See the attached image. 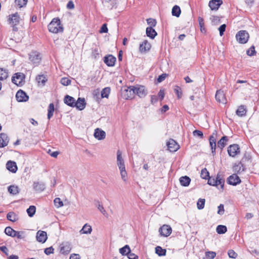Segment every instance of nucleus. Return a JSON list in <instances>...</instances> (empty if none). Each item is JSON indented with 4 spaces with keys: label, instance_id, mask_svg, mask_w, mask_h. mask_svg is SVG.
I'll list each match as a JSON object with an SVG mask.
<instances>
[{
    "label": "nucleus",
    "instance_id": "obj_61",
    "mask_svg": "<svg viewBox=\"0 0 259 259\" xmlns=\"http://www.w3.org/2000/svg\"><path fill=\"white\" fill-rule=\"evenodd\" d=\"M166 76L167 74L166 73H163L161 75H159L157 78V81L158 82H162L165 79Z\"/></svg>",
    "mask_w": 259,
    "mask_h": 259
},
{
    "label": "nucleus",
    "instance_id": "obj_58",
    "mask_svg": "<svg viewBox=\"0 0 259 259\" xmlns=\"http://www.w3.org/2000/svg\"><path fill=\"white\" fill-rule=\"evenodd\" d=\"M54 248H53V247H48V248H47L45 249V253L47 254V255H49L51 253H53L54 252Z\"/></svg>",
    "mask_w": 259,
    "mask_h": 259
},
{
    "label": "nucleus",
    "instance_id": "obj_62",
    "mask_svg": "<svg viewBox=\"0 0 259 259\" xmlns=\"http://www.w3.org/2000/svg\"><path fill=\"white\" fill-rule=\"evenodd\" d=\"M108 31V28H107V25L106 24H104L101 29H100V33H106Z\"/></svg>",
    "mask_w": 259,
    "mask_h": 259
},
{
    "label": "nucleus",
    "instance_id": "obj_29",
    "mask_svg": "<svg viewBox=\"0 0 259 259\" xmlns=\"http://www.w3.org/2000/svg\"><path fill=\"white\" fill-rule=\"evenodd\" d=\"M191 182V179L187 176L182 177L180 178V182L182 186L187 187L188 186Z\"/></svg>",
    "mask_w": 259,
    "mask_h": 259
},
{
    "label": "nucleus",
    "instance_id": "obj_25",
    "mask_svg": "<svg viewBox=\"0 0 259 259\" xmlns=\"http://www.w3.org/2000/svg\"><path fill=\"white\" fill-rule=\"evenodd\" d=\"M228 138L227 136H223L218 142V147L222 150L227 144Z\"/></svg>",
    "mask_w": 259,
    "mask_h": 259
},
{
    "label": "nucleus",
    "instance_id": "obj_2",
    "mask_svg": "<svg viewBox=\"0 0 259 259\" xmlns=\"http://www.w3.org/2000/svg\"><path fill=\"white\" fill-rule=\"evenodd\" d=\"M208 184L218 187L219 189L223 191L225 184V180L218 174L215 178L209 177Z\"/></svg>",
    "mask_w": 259,
    "mask_h": 259
},
{
    "label": "nucleus",
    "instance_id": "obj_40",
    "mask_svg": "<svg viewBox=\"0 0 259 259\" xmlns=\"http://www.w3.org/2000/svg\"><path fill=\"white\" fill-rule=\"evenodd\" d=\"M110 92V88L109 87H106L103 89L101 91V97L102 98H108Z\"/></svg>",
    "mask_w": 259,
    "mask_h": 259
},
{
    "label": "nucleus",
    "instance_id": "obj_51",
    "mask_svg": "<svg viewBox=\"0 0 259 259\" xmlns=\"http://www.w3.org/2000/svg\"><path fill=\"white\" fill-rule=\"evenodd\" d=\"M201 177L202 179H206L207 177H209V172L205 168L201 170Z\"/></svg>",
    "mask_w": 259,
    "mask_h": 259
},
{
    "label": "nucleus",
    "instance_id": "obj_37",
    "mask_svg": "<svg viewBox=\"0 0 259 259\" xmlns=\"http://www.w3.org/2000/svg\"><path fill=\"white\" fill-rule=\"evenodd\" d=\"M181 9L178 6H175L172 9V15L177 17H179L181 14Z\"/></svg>",
    "mask_w": 259,
    "mask_h": 259
},
{
    "label": "nucleus",
    "instance_id": "obj_7",
    "mask_svg": "<svg viewBox=\"0 0 259 259\" xmlns=\"http://www.w3.org/2000/svg\"><path fill=\"white\" fill-rule=\"evenodd\" d=\"M228 152L230 156L234 157L240 153V148L238 145L233 144L228 148Z\"/></svg>",
    "mask_w": 259,
    "mask_h": 259
},
{
    "label": "nucleus",
    "instance_id": "obj_10",
    "mask_svg": "<svg viewBox=\"0 0 259 259\" xmlns=\"http://www.w3.org/2000/svg\"><path fill=\"white\" fill-rule=\"evenodd\" d=\"M167 146L170 152H176L180 148L179 145L173 139H170L167 142Z\"/></svg>",
    "mask_w": 259,
    "mask_h": 259
},
{
    "label": "nucleus",
    "instance_id": "obj_12",
    "mask_svg": "<svg viewBox=\"0 0 259 259\" xmlns=\"http://www.w3.org/2000/svg\"><path fill=\"white\" fill-rule=\"evenodd\" d=\"M20 16L18 13H16L9 16V23L13 25V27L18 24L20 22Z\"/></svg>",
    "mask_w": 259,
    "mask_h": 259
},
{
    "label": "nucleus",
    "instance_id": "obj_48",
    "mask_svg": "<svg viewBox=\"0 0 259 259\" xmlns=\"http://www.w3.org/2000/svg\"><path fill=\"white\" fill-rule=\"evenodd\" d=\"M205 255L208 259H213L216 255V253L213 251H207L205 253Z\"/></svg>",
    "mask_w": 259,
    "mask_h": 259
},
{
    "label": "nucleus",
    "instance_id": "obj_54",
    "mask_svg": "<svg viewBox=\"0 0 259 259\" xmlns=\"http://www.w3.org/2000/svg\"><path fill=\"white\" fill-rule=\"evenodd\" d=\"M148 24L150 25V27H154L156 24V21L155 19L149 18L147 19Z\"/></svg>",
    "mask_w": 259,
    "mask_h": 259
},
{
    "label": "nucleus",
    "instance_id": "obj_43",
    "mask_svg": "<svg viewBox=\"0 0 259 259\" xmlns=\"http://www.w3.org/2000/svg\"><path fill=\"white\" fill-rule=\"evenodd\" d=\"M35 211L36 208L33 205L30 206L27 209V212L30 217H32L34 215L35 213Z\"/></svg>",
    "mask_w": 259,
    "mask_h": 259
},
{
    "label": "nucleus",
    "instance_id": "obj_6",
    "mask_svg": "<svg viewBox=\"0 0 259 259\" xmlns=\"http://www.w3.org/2000/svg\"><path fill=\"white\" fill-rule=\"evenodd\" d=\"M29 59L35 65H38L40 62V54L37 52H32L29 54Z\"/></svg>",
    "mask_w": 259,
    "mask_h": 259
},
{
    "label": "nucleus",
    "instance_id": "obj_5",
    "mask_svg": "<svg viewBox=\"0 0 259 259\" xmlns=\"http://www.w3.org/2000/svg\"><path fill=\"white\" fill-rule=\"evenodd\" d=\"M25 75L23 73L18 72L14 74L12 81L18 86H22L24 82Z\"/></svg>",
    "mask_w": 259,
    "mask_h": 259
},
{
    "label": "nucleus",
    "instance_id": "obj_39",
    "mask_svg": "<svg viewBox=\"0 0 259 259\" xmlns=\"http://www.w3.org/2000/svg\"><path fill=\"white\" fill-rule=\"evenodd\" d=\"M8 191L13 195H16L19 193L18 187L14 185H11L8 187Z\"/></svg>",
    "mask_w": 259,
    "mask_h": 259
},
{
    "label": "nucleus",
    "instance_id": "obj_9",
    "mask_svg": "<svg viewBox=\"0 0 259 259\" xmlns=\"http://www.w3.org/2000/svg\"><path fill=\"white\" fill-rule=\"evenodd\" d=\"M16 98L18 102H22L28 101L29 97L23 91L19 90L16 94Z\"/></svg>",
    "mask_w": 259,
    "mask_h": 259
},
{
    "label": "nucleus",
    "instance_id": "obj_3",
    "mask_svg": "<svg viewBox=\"0 0 259 259\" xmlns=\"http://www.w3.org/2000/svg\"><path fill=\"white\" fill-rule=\"evenodd\" d=\"M48 29L50 32L54 33L62 32L63 30L60 20L58 18H54L52 20L48 25Z\"/></svg>",
    "mask_w": 259,
    "mask_h": 259
},
{
    "label": "nucleus",
    "instance_id": "obj_46",
    "mask_svg": "<svg viewBox=\"0 0 259 259\" xmlns=\"http://www.w3.org/2000/svg\"><path fill=\"white\" fill-rule=\"evenodd\" d=\"M205 200L204 199H199L197 203V206L198 209H202L204 208Z\"/></svg>",
    "mask_w": 259,
    "mask_h": 259
},
{
    "label": "nucleus",
    "instance_id": "obj_11",
    "mask_svg": "<svg viewBox=\"0 0 259 259\" xmlns=\"http://www.w3.org/2000/svg\"><path fill=\"white\" fill-rule=\"evenodd\" d=\"M241 180L239 177L235 174L230 176L227 180L229 184L236 186L241 183Z\"/></svg>",
    "mask_w": 259,
    "mask_h": 259
},
{
    "label": "nucleus",
    "instance_id": "obj_1",
    "mask_svg": "<svg viewBox=\"0 0 259 259\" xmlns=\"http://www.w3.org/2000/svg\"><path fill=\"white\" fill-rule=\"evenodd\" d=\"M127 93L126 99H128L134 94H137L140 98L145 97L147 94V91L144 86L136 85L135 86H131L127 89L124 90Z\"/></svg>",
    "mask_w": 259,
    "mask_h": 259
},
{
    "label": "nucleus",
    "instance_id": "obj_21",
    "mask_svg": "<svg viewBox=\"0 0 259 259\" xmlns=\"http://www.w3.org/2000/svg\"><path fill=\"white\" fill-rule=\"evenodd\" d=\"M7 168L13 173H15L17 170L16 163L14 161H9L6 164Z\"/></svg>",
    "mask_w": 259,
    "mask_h": 259
},
{
    "label": "nucleus",
    "instance_id": "obj_63",
    "mask_svg": "<svg viewBox=\"0 0 259 259\" xmlns=\"http://www.w3.org/2000/svg\"><path fill=\"white\" fill-rule=\"evenodd\" d=\"M129 259H138V256L131 252L127 255Z\"/></svg>",
    "mask_w": 259,
    "mask_h": 259
},
{
    "label": "nucleus",
    "instance_id": "obj_55",
    "mask_svg": "<svg viewBox=\"0 0 259 259\" xmlns=\"http://www.w3.org/2000/svg\"><path fill=\"white\" fill-rule=\"evenodd\" d=\"M14 232V230L10 227H7L5 230V233L8 236H11L12 233Z\"/></svg>",
    "mask_w": 259,
    "mask_h": 259
},
{
    "label": "nucleus",
    "instance_id": "obj_18",
    "mask_svg": "<svg viewBox=\"0 0 259 259\" xmlns=\"http://www.w3.org/2000/svg\"><path fill=\"white\" fill-rule=\"evenodd\" d=\"M9 139L7 134L1 133L0 134V148L4 147L8 145Z\"/></svg>",
    "mask_w": 259,
    "mask_h": 259
},
{
    "label": "nucleus",
    "instance_id": "obj_20",
    "mask_svg": "<svg viewBox=\"0 0 259 259\" xmlns=\"http://www.w3.org/2000/svg\"><path fill=\"white\" fill-rule=\"evenodd\" d=\"M233 170L237 174H240L244 171L245 168L243 164L240 162L234 164Z\"/></svg>",
    "mask_w": 259,
    "mask_h": 259
},
{
    "label": "nucleus",
    "instance_id": "obj_57",
    "mask_svg": "<svg viewBox=\"0 0 259 259\" xmlns=\"http://www.w3.org/2000/svg\"><path fill=\"white\" fill-rule=\"evenodd\" d=\"M120 174L122 180L124 182H126L127 180V172H126V170L124 171L121 172Z\"/></svg>",
    "mask_w": 259,
    "mask_h": 259
},
{
    "label": "nucleus",
    "instance_id": "obj_52",
    "mask_svg": "<svg viewBox=\"0 0 259 259\" xmlns=\"http://www.w3.org/2000/svg\"><path fill=\"white\" fill-rule=\"evenodd\" d=\"M228 254L229 257L232 258H236L237 257V253L232 249L228 250Z\"/></svg>",
    "mask_w": 259,
    "mask_h": 259
},
{
    "label": "nucleus",
    "instance_id": "obj_36",
    "mask_svg": "<svg viewBox=\"0 0 259 259\" xmlns=\"http://www.w3.org/2000/svg\"><path fill=\"white\" fill-rule=\"evenodd\" d=\"M54 111V105L53 103H51L49 105L48 109V118L50 119L53 115Z\"/></svg>",
    "mask_w": 259,
    "mask_h": 259
},
{
    "label": "nucleus",
    "instance_id": "obj_32",
    "mask_svg": "<svg viewBox=\"0 0 259 259\" xmlns=\"http://www.w3.org/2000/svg\"><path fill=\"white\" fill-rule=\"evenodd\" d=\"M130 252L131 249L128 245H126L124 247L119 249V252L122 255H127Z\"/></svg>",
    "mask_w": 259,
    "mask_h": 259
},
{
    "label": "nucleus",
    "instance_id": "obj_4",
    "mask_svg": "<svg viewBox=\"0 0 259 259\" xmlns=\"http://www.w3.org/2000/svg\"><path fill=\"white\" fill-rule=\"evenodd\" d=\"M249 37L248 33L246 30H240L236 35L237 40L242 44H246Z\"/></svg>",
    "mask_w": 259,
    "mask_h": 259
},
{
    "label": "nucleus",
    "instance_id": "obj_64",
    "mask_svg": "<svg viewBox=\"0 0 259 259\" xmlns=\"http://www.w3.org/2000/svg\"><path fill=\"white\" fill-rule=\"evenodd\" d=\"M69 259H80V257L78 254L73 253L70 255Z\"/></svg>",
    "mask_w": 259,
    "mask_h": 259
},
{
    "label": "nucleus",
    "instance_id": "obj_34",
    "mask_svg": "<svg viewBox=\"0 0 259 259\" xmlns=\"http://www.w3.org/2000/svg\"><path fill=\"white\" fill-rule=\"evenodd\" d=\"M236 114L239 116H243L246 114V111L244 106H239L236 111Z\"/></svg>",
    "mask_w": 259,
    "mask_h": 259
},
{
    "label": "nucleus",
    "instance_id": "obj_33",
    "mask_svg": "<svg viewBox=\"0 0 259 259\" xmlns=\"http://www.w3.org/2000/svg\"><path fill=\"white\" fill-rule=\"evenodd\" d=\"M8 77V71L0 68V80L6 79Z\"/></svg>",
    "mask_w": 259,
    "mask_h": 259
},
{
    "label": "nucleus",
    "instance_id": "obj_41",
    "mask_svg": "<svg viewBox=\"0 0 259 259\" xmlns=\"http://www.w3.org/2000/svg\"><path fill=\"white\" fill-rule=\"evenodd\" d=\"M155 252L159 256H163L166 254V250L162 249L160 246H157L155 247Z\"/></svg>",
    "mask_w": 259,
    "mask_h": 259
},
{
    "label": "nucleus",
    "instance_id": "obj_53",
    "mask_svg": "<svg viewBox=\"0 0 259 259\" xmlns=\"http://www.w3.org/2000/svg\"><path fill=\"white\" fill-rule=\"evenodd\" d=\"M61 83L64 85H68L70 84L71 80L68 78L64 77L61 79Z\"/></svg>",
    "mask_w": 259,
    "mask_h": 259
},
{
    "label": "nucleus",
    "instance_id": "obj_42",
    "mask_svg": "<svg viewBox=\"0 0 259 259\" xmlns=\"http://www.w3.org/2000/svg\"><path fill=\"white\" fill-rule=\"evenodd\" d=\"M36 80H37L38 83H41L42 85H44L47 79L46 77L43 75H39L36 77Z\"/></svg>",
    "mask_w": 259,
    "mask_h": 259
},
{
    "label": "nucleus",
    "instance_id": "obj_24",
    "mask_svg": "<svg viewBox=\"0 0 259 259\" xmlns=\"http://www.w3.org/2000/svg\"><path fill=\"white\" fill-rule=\"evenodd\" d=\"M209 144L211 149V152L213 155L215 153V149H216V140L215 137L211 135L209 137Z\"/></svg>",
    "mask_w": 259,
    "mask_h": 259
},
{
    "label": "nucleus",
    "instance_id": "obj_56",
    "mask_svg": "<svg viewBox=\"0 0 259 259\" xmlns=\"http://www.w3.org/2000/svg\"><path fill=\"white\" fill-rule=\"evenodd\" d=\"M97 207L98 209L102 214H103L104 215H105L106 214V211L105 210L102 204H101L99 202L98 203Z\"/></svg>",
    "mask_w": 259,
    "mask_h": 259
},
{
    "label": "nucleus",
    "instance_id": "obj_45",
    "mask_svg": "<svg viewBox=\"0 0 259 259\" xmlns=\"http://www.w3.org/2000/svg\"><path fill=\"white\" fill-rule=\"evenodd\" d=\"M174 92L177 94L178 98L180 99L182 97V90L180 87L176 85L174 88Z\"/></svg>",
    "mask_w": 259,
    "mask_h": 259
},
{
    "label": "nucleus",
    "instance_id": "obj_15",
    "mask_svg": "<svg viewBox=\"0 0 259 259\" xmlns=\"http://www.w3.org/2000/svg\"><path fill=\"white\" fill-rule=\"evenodd\" d=\"M222 4V0H211L209 2V7L211 10H217Z\"/></svg>",
    "mask_w": 259,
    "mask_h": 259
},
{
    "label": "nucleus",
    "instance_id": "obj_8",
    "mask_svg": "<svg viewBox=\"0 0 259 259\" xmlns=\"http://www.w3.org/2000/svg\"><path fill=\"white\" fill-rule=\"evenodd\" d=\"M171 228L170 226L164 225L159 229L160 234L164 237H167L171 233Z\"/></svg>",
    "mask_w": 259,
    "mask_h": 259
},
{
    "label": "nucleus",
    "instance_id": "obj_50",
    "mask_svg": "<svg viewBox=\"0 0 259 259\" xmlns=\"http://www.w3.org/2000/svg\"><path fill=\"white\" fill-rule=\"evenodd\" d=\"M255 48L253 46H251L246 52L247 54L249 56H252L255 54Z\"/></svg>",
    "mask_w": 259,
    "mask_h": 259
},
{
    "label": "nucleus",
    "instance_id": "obj_26",
    "mask_svg": "<svg viewBox=\"0 0 259 259\" xmlns=\"http://www.w3.org/2000/svg\"><path fill=\"white\" fill-rule=\"evenodd\" d=\"M117 164L118 167L125 166L123 159L121 155V152L120 150L117 152Z\"/></svg>",
    "mask_w": 259,
    "mask_h": 259
},
{
    "label": "nucleus",
    "instance_id": "obj_38",
    "mask_svg": "<svg viewBox=\"0 0 259 259\" xmlns=\"http://www.w3.org/2000/svg\"><path fill=\"white\" fill-rule=\"evenodd\" d=\"M216 231L219 234H223L227 231V228L225 226L219 225L217 227Z\"/></svg>",
    "mask_w": 259,
    "mask_h": 259
},
{
    "label": "nucleus",
    "instance_id": "obj_23",
    "mask_svg": "<svg viewBox=\"0 0 259 259\" xmlns=\"http://www.w3.org/2000/svg\"><path fill=\"white\" fill-rule=\"evenodd\" d=\"M151 48V45L147 40H144L143 42L140 45L139 50L141 52H145L149 51Z\"/></svg>",
    "mask_w": 259,
    "mask_h": 259
},
{
    "label": "nucleus",
    "instance_id": "obj_44",
    "mask_svg": "<svg viewBox=\"0 0 259 259\" xmlns=\"http://www.w3.org/2000/svg\"><path fill=\"white\" fill-rule=\"evenodd\" d=\"M27 3V0H15V5L21 8L25 6Z\"/></svg>",
    "mask_w": 259,
    "mask_h": 259
},
{
    "label": "nucleus",
    "instance_id": "obj_35",
    "mask_svg": "<svg viewBox=\"0 0 259 259\" xmlns=\"http://www.w3.org/2000/svg\"><path fill=\"white\" fill-rule=\"evenodd\" d=\"M7 218L9 221L15 222L17 220V216L14 212H10L7 215Z\"/></svg>",
    "mask_w": 259,
    "mask_h": 259
},
{
    "label": "nucleus",
    "instance_id": "obj_17",
    "mask_svg": "<svg viewBox=\"0 0 259 259\" xmlns=\"http://www.w3.org/2000/svg\"><path fill=\"white\" fill-rule=\"evenodd\" d=\"M94 136L98 140H102L105 138L106 133L104 131L97 128L95 130Z\"/></svg>",
    "mask_w": 259,
    "mask_h": 259
},
{
    "label": "nucleus",
    "instance_id": "obj_31",
    "mask_svg": "<svg viewBox=\"0 0 259 259\" xmlns=\"http://www.w3.org/2000/svg\"><path fill=\"white\" fill-rule=\"evenodd\" d=\"M71 250V247L69 244L66 243L63 244L61 247L60 251L63 254H68Z\"/></svg>",
    "mask_w": 259,
    "mask_h": 259
},
{
    "label": "nucleus",
    "instance_id": "obj_28",
    "mask_svg": "<svg viewBox=\"0 0 259 259\" xmlns=\"http://www.w3.org/2000/svg\"><path fill=\"white\" fill-rule=\"evenodd\" d=\"M147 35L152 39H153L157 35V32L152 27H148L146 28Z\"/></svg>",
    "mask_w": 259,
    "mask_h": 259
},
{
    "label": "nucleus",
    "instance_id": "obj_30",
    "mask_svg": "<svg viewBox=\"0 0 259 259\" xmlns=\"http://www.w3.org/2000/svg\"><path fill=\"white\" fill-rule=\"evenodd\" d=\"M92 231V229L91 226L86 224L83 226L82 228L80 230L79 233L81 234H89L91 233Z\"/></svg>",
    "mask_w": 259,
    "mask_h": 259
},
{
    "label": "nucleus",
    "instance_id": "obj_16",
    "mask_svg": "<svg viewBox=\"0 0 259 259\" xmlns=\"http://www.w3.org/2000/svg\"><path fill=\"white\" fill-rule=\"evenodd\" d=\"M116 59L112 55H109L104 57V61L108 66H113Z\"/></svg>",
    "mask_w": 259,
    "mask_h": 259
},
{
    "label": "nucleus",
    "instance_id": "obj_22",
    "mask_svg": "<svg viewBox=\"0 0 259 259\" xmlns=\"http://www.w3.org/2000/svg\"><path fill=\"white\" fill-rule=\"evenodd\" d=\"M64 102L68 106H69L72 107H74V105H75V100L74 99V98L69 95H66L65 96L64 99Z\"/></svg>",
    "mask_w": 259,
    "mask_h": 259
},
{
    "label": "nucleus",
    "instance_id": "obj_19",
    "mask_svg": "<svg viewBox=\"0 0 259 259\" xmlns=\"http://www.w3.org/2000/svg\"><path fill=\"white\" fill-rule=\"evenodd\" d=\"M74 107H76L79 110L84 109L85 107L86 103L84 98H78L77 101H75Z\"/></svg>",
    "mask_w": 259,
    "mask_h": 259
},
{
    "label": "nucleus",
    "instance_id": "obj_59",
    "mask_svg": "<svg viewBox=\"0 0 259 259\" xmlns=\"http://www.w3.org/2000/svg\"><path fill=\"white\" fill-rule=\"evenodd\" d=\"M226 27V24H223L219 28V30L220 31V34L221 36L223 35L224 31H225Z\"/></svg>",
    "mask_w": 259,
    "mask_h": 259
},
{
    "label": "nucleus",
    "instance_id": "obj_27",
    "mask_svg": "<svg viewBox=\"0 0 259 259\" xmlns=\"http://www.w3.org/2000/svg\"><path fill=\"white\" fill-rule=\"evenodd\" d=\"M33 189L37 192H40L45 189V185L44 183L34 182Z\"/></svg>",
    "mask_w": 259,
    "mask_h": 259
},
{
    "label": "nucleus",
    "instance_id": "obj_49",
    "mask_svg": "<svg viewBox=\"0 0 259 259\" xmlns=\"http://www.w3.org/2000/svg\"><path fill=\"white\" fill-rule=\"evenodd\" d=\"M193 135L194 137H198L200 139H203V133L199 130H195L193 132Z\"/></svg>",
    "mask_w": 259,
    "mask_h": 259
},
{
    "label": "nucleus",
    "instance_id": "obj_14",
    "mask_svg": "<svg viewBox=\"0 0 259 259\" xmlns=\"http://www.w3.org/2000/svg\"><path fill=\"white\" fill-rule=\"evenodd\" d=\"M215 99L217 101L223 104L226 103V99L224 93V92L222 90H218L217 91L215 94Z\"/></svg>",
    "mask_w": 259,
    "mask_h": 259
},
{
    "label": "nucleus",
    "instance_id": "obj_60",
    "mask_svg": "<svg viewBox=\"0 0 259 259\" xmlns=\"http://www.w3.org/2000/svg\"><path fill=\"white\" fill-rule=\"evenodd\" d=\"M218 213L220 215H222L223 214H224V205L221 204L218 206Z\"/></svg>",
    "mask_w": 259,
    "mask_h": 259
},
{
    "label": "nucleus",
    "instance_id": "obj_13",
    "mask_svg": "<svg viewBox=\"0 0 259 259\" xmlns=\"http://www.w3.org/2000/svg\"><path fill=\"white\" fill-rule=\"evenodd\" d=\"M37 240L41 243H45L47 239V234L45 231L39 230L36 233Z\"/></svg>",
    "mask_w": 259,
    "mask_h": 259
},
{
    "label": "nucleus",
    "instance_id": "obj_47",
    "mask_svg": "<svg viewBox=\"0 0 259 259\" xmlns=\"http://www.w3.org/2000/svg\"><path fill=\"white\" fill-rule=\"evenodd\" d=\"M54 204L57 208L61 207L63 206V203L60 198H56L54 200Z\"/></svg>",
    "mask_w": 259,
    "mask_h": 259
}]
</instances>
